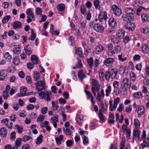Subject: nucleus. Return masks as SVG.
<instances>
[{"mask_svg":"<svg viewBox=\"0 0 149 149\" xmlns=\"http://www.w3.org/2000/svg\"><path fill=\"white\" fill-rule=\"evenodd\" d=\"M92 91L95 97L96 96V92L99 91L100 85L99 81L97 80L93 79L91 80Z\"/></svg>","mask_w":149,"mask_h":149,"instance_id":"f257e3e1","label":"nucleus"},{"mask_svg":"<svg viewBox=\"0 0 149 149\" xmlns=\"http://www.w3.org/2000/svg\"><path fill=\"white\" fill-rule=\"evenodd\" d=\"M131 84V82L127 78L123 79L121 85V91H127V88L130 87Z\"/></svg>","mask_w":149,"mask_h":149,"instance_id":"f03ea898","label":"nucleus"},{"mask_svg":"<svg viewBox=\"0 0 149 149\" xmlns=\"http://www.w3.org/2000/svg\"><path fill=\"white\" fill-rule=\"evenodd\" d=\"M120 101V98L119 97H117L113 100V101L112 100L109 101V110L111 111L113 110L115 111L117 108L118 104L119 103Z\"/></svg>","mask_w":149,"mask_h":149,"instance_id":"7ed1b4c3","label":"nucleus"},{"mask_svg":"<svg viewBox=\"0 0 149 149\" xmlns=\"http://www.w3.org/2000/svg\"><path fill=\"white\" fill-rule=\"evenodd\" d=\"M39 95L42 99H44L46 101H49L51 100L52 93L50 91L41 92L39 93Z\"/></svg>","mask_w":149,"mask_h":149,"instance_id":"20e7f679","label":"nucleus"},{"mask_svg":"<svg viewBox=\"0 0 149 149\" xmlns=\"http://www.w3.org/2000/svg\"><path fill=\"white\" fill-rule=\"evenodd\" d=\"M26 13L27 15L26 22L28 23H29L32 21V19H31V17L33 21H35L36 18L34 15V13L30 8L26 9Z\"/></svg>","mask_w":149,"mask_h":149,"instance_id":"39448f33","label":"nucleus"},{"mask_svg":"<svg viewBox=\"0 0 149 149\" xmlns=\"http://www.w3.org/2000/svg\"><path fill=\"white\" fill-rule=\"evenodd\" d=\"M26 91L27 88L26 87H21L20 88V93L17 94V96L19 97H20L36 94L35 92H30L29 93V94H28L26 93Z\"/></svg>","mask_w":149,"mask_h":149,"instance_id":"423d86ee","label":"nucleus"},{"mask_svg":"<svg viewBox=\"0 0 149 149\" xmlns=\"http://www.w3.org/2000/svg\"><path fill=\"white\" fill-rule=\"evenodd\" d=\"M35 85L36 89L38 91H40L46 88L45 82L43 80L37 82Z\"/></svg>","mask_w":149,"mask_h":149,"instance_id":"0eeeda50","label":"nucleus"},{"mask_svg":"<svg viewBox=\"0 0 149 149\" xmlns=\"http://www.w3.org/2000/svg\"><path fill=\"white\" fill-rule=\"evenodd\" d=\"M94 30L98 33H102L104 30L103 26L98 23L95 24L93 26Z\"/></svg>","mask_w":149,"mask_h":149,"instance_id":"6e6552de","label":"nucleus"},{"mask_svg":"<svg viewBox=\"0 0 149 149\" xmlns=\"http://www.w3.org/2000/svg\"><path fill=\"white\" fill-rule=\"evenodd\" d=\"M136 111L138 113V116L141 117L144 113L145 108L143 106L138 105L136 108Z\"/></svg>","mask_w":149,"mask_h":149,"instance_id":"1a4fd4ad","label":"nucleus"},{"mask_svg":"<svg viewBox=\"0 0 149 149\" xmlns=\"http://www.w3.org/2000/svg\"><path fill=\"white\" fill-rule=\"evenodd\" d=\"M104 49V47L101 44H98L96 46L93 53L94 54H100L102 52Z\"/></svg>","mask_w":149,"mask_h":149,"instance_id":"9d476101","label":"nucleus"},{"mask_svg":"<svg viewBox=\"0 0 149 149\" xmlns=\"http://www.w3.org/2000/svg\"><path fill=\"white\" fill-rule=\"evenodd\" d=\"M112 8L114 13L117 16H119L122 14L121 9L116 5H113Z\"/></svg>","mask_w":149,"mask_h":149,"instance_id":"9b49d317","label":"nucleus"},{"mask_svg":"<svg viewBox=\"0 0 149 149\" xmlns=\"http://www.w3.org/2000/svg\"><path fill=\"white\" fill-rule=\"evenodd\" d=\"M125 28L129 30L133 31L134 30L135 25V24L131 22H128L126 23L125 24Z\"/></svg>","mask_w":149,"mask_h":149,"instance_id":"f8f14e48","label":"nucleus"},{"mask_svg":"<svg viewBox=\"0 0 149 149\" xmlns=\"http://www.w3.org/2000/svg\"><path fill=\"white\" fill-rule=\"evenodd\" d=\"M141 131L139 128H136L135 129L133 130V139H134V138H137L139 140H141L140 134Z\"/></svg>","mask_w":149,"mask_h":149,"instance_id":"ddd939ff","label":"nucleus"},{"mask_svg":"<svg viewBox=\"0 0 149 149\" xmlns=\"http://www.w3.org/2000/svg\"><path fill=\"white\" fill-rule=\"evenodd\" d=\"M114 61V59L112 58H106L104 61V64L107 66H109L112 65Z\"/></svg>","mask_w":149,"mask_h":149,"instance_id":"4468645a","label":"nucleus"},{"mask_svg":"<svg viewBox=\"0 0 149 149\" xmlns=\"http://www.w3.org/2000/svg\"><path fill=\"white\" fill-rule=\"evenodd\" d=\"M58 116L57 115L52 117L50 120V122L53 124V126L55 128L57 127V123L58 122Z\"/></svg>","mask_w":149,"mask_h":149,"instance_id":"2eb2a0df","label":"nucleus"},{"mask_svg":"<svg viewBox=\"0 0 149 149\" xmlns=\"http://www.w3.org/2000/svg\"><path fill=\"white\" fill-rule=\"evenodd\" d=\"M125 11L126 14L129 15H133L136 13L135 10L131 7H127L125 8Z\"/></svg>","mask_w":149,"mask_h":149,"instance_id":"dca6fc26","label":"nucleus"},{"mask_svg":"<svg viewBox=\"0 0 149 149\" xmlns=\"http://www.w3.org/2000/svg\"><path fill=\"white\" fill-rule=\"evenodd\" d=\"M109 26L112 28H114L117 25V22L116 21L113 17H111L109 20Z\"/></svg>","mask_w":149,"mask_h":149,"instance_id":"f3484780","label":"nucleus"},{"mask_svg":"<svg viewBox=\"0 0 149 149\" xmlns=\"http://www.w3.org/2000/svg\"><path fill=\"white\" fill-rule=\"evenodd\" d=\"M7 70H1L0 71V80H3L5 79L7 74Z\"/></svg>","mask_w":149,"mask_h":149,"instance_id":"a211bd4d","label":"nucleus"},{"mask_svg":"<svg viewBox=\"0 0 149 149\" xmlns=\"http://www.w3.org/2000/svg\"><path fill=\"white\" fill-rule=\"evenodd\" d=\"M125 33V31L123 29L119 30L116 33L117 36L119 39L123 38Z\"/></svg>","mask_w":149,"mask_h":149,"instance_id":"6ab92c4d","label":"nucleus"},{"mask_svg":"<svg viewBox=\"0 0 149 149\" xmlns=\"http://www.w3.org/2000/svg\"><path fill=\"white\" fill-rule=\"evenodd\" d=\"M104 91L103 89H101V91L98 92L97 97H96L97 100L98 101L100 100L102 97L104 96Z\"/></svg>","mask_w":149,"mask_h":149,"instance_id":"aec40b11","label":"nucleus"},{"mask_svg":"<svg viewBox=\"0 0 149 149\" xmlns=\"http://www.w3.org/2000/svg\"><path fill=\"white\" fill-rule=\"evenodd\" d=\"M141 49L143 53H147L148 52L149 49L148 45L146 44L142 45L141 47Z\"/></svg>","mask_w":149,"mask_h":149,"instance_id":"412c9836","label":"nucleus"},{"mask_svg":"<svg viewBox=\"0 0 149 149\" xmlns=\"http://www.w3.org/2000/svg\"><path fill=\"white\" fill-rule=\"evenodd\" d=\"M22 24L19 21H15L13 24V28L14 29H19L21 27Z\"/></svg>","mask_w":149,"mask_h":149,"instance_id":"4be33fe9","label":"nucleus"},{"mask_svg":"<svg viewBox=\"0 0 149 149\" xmlns=\"http://www.w3.org/2000/svg\"><path fill=\"white\" fill-rule=\"evenodd\" d=\"M99 19L100 21L103 22L104 21H106L107 18V13L106 11L104 12L102 15H100L99 17Z\"/></svg>","mask_w":149,"mask_h":149,"instance_id":"5701e85b","label":"nucleus"},{"mask_svg":"<svg viewBox=\"0 0 149 149\" xmlns=\"http://www.w3.org/2000/svg\"><path fill=\"white\" fill-rule=\"evenodd\" d=\"M7 134V131L6 128L3 127L0 130V134L1 136L4 137H6Z\"/></svg>","mask_w":149,"mask_h":149,"instance_id":"b1692460","label":"nucleus"},{"mask_svg":"<svg viewBox=\"0 0 149 149\" xmlns=\"http://www.w3.org/2000/svg\"><path fill=\"white\" fill-rule=\"evenodd\" d=\"M63 136L62 135H60L58 137L55 138V140L56 144L58 145H60L61 143V141L63 139Z\"/></svg>","mask_w":149,"mask_h":149,"instance_id":"393cba45","label":"nucleus"},{"mask_svg":"<svg viewBox=\"0 0 149 149\" xmlns=\"http://www.w3.org/2000/svg\"><path fill=\"white\" fill-rule=\"evenodd\" d=\"M78 76L81 81H82L86 77V75L83 72L82 70L79 71L78 73Z\"/></svg>","mask_w":149,"mask_h":149,"instance_id":"a878e982","label":"nucleus"},{"mask_svg":"<svg viewBox=\"0 0 149 149\" xmlns=\"http://www.w3.org/2000/svg\"><path fill=\"white\" fill-rule=\"evenodd\" d=\"M84 118L83 115L77 116L76 118L77 122L79 124H81L82 123Z\"/></svg>","mask_w":149,"mask_h":149,"instance_id":"bb28decb","label":"nucleus"},{"mask_svg":"<svg viewBox=\"0 0 149 149\" xmlns=\"http://www.w3.org/2000/svg\"><path fill=\"white\" fill-rule=\"evenodd\" d=\"M105 74L104 71V70L102 69L99 70L98 74L100 79L101 80H104Z\"/></svg>","mask_w":149,"mask_h":149,"instance_id":"cd10ccee","label":"nucleus"},{"mask_svg":"<svg viewBox=\"0 0 149 149\" xmlns=\"http://www.w3.org/2000/svg\"><path fill=\"white\" fill-rule=\"evenodd\" d=\"M111 90L112 88L111 86L110 85H107L105 90L106 96L107 97L109 96V94L111 92Z\"/></svg>","mask_w":149,"mask_h":149,"instance_id":"c85d7f7f","label":"nucleus"},{"mask_svg":"<svg viewBox=\"0 0 149 149\" xmlns=\"http://www.w3.org/2000/svg\"><path fill=\"white\" fill-rule=\"evenodd\" d=\"M125 139H122L120 145L119 149H128L127 147H125Z\"/></svg>","mask_w":149,"mask_h":149,"instance_id":"c756f323","label":"nucleus"},{"mask_svg":"<svg viewBox=\"0 0 149 149\" xmlns=\"http://www.w3.org/2000/svg\"><path fill=\"white\" fill-rule=\"evenodd\" d=\"M31 59L34 64H36L38 63V60L37 56L35 55H32L31 57Z\"/></svg>","mask_w":149,"mask_h":149,"instance_id":"7c9ffc66","label":"nucleus"},{"mask_svg":"<svg viewBox=\"0 0 149 149\" xmlns=\"http://www.w3.org/2000/svg\"><path fill=\"white\" fill-rule=\"evenodd\" d=\"M4 56L7 61H10L12 59V56L8 52H5L4 54Z\"/></svg>","mask_w":149,"mask_h":149,"instance_id":"2f4dec72","label":"nucleus"},{"mask_svg":"<svg viewBox=\"0 0 149 149\" xmlns=\"http://www.w3.org/2000/svg\"><path fill=\"white\" fill-rule=\"evenodd\" d=\"M133 96L135 98L141 99L143 97V95L141 92H139L134 93Z\"/></svg>","mask_w":149,"mask_h":149,"instance_id":"473e14b6","label":"nucleus"},{"mask_svg":"<svg viewBox=\"0 0 149 149\" xmlns=\"http://www.w3.org/2000/svg\"><path fill=\"white\" fill-rule=\"evenodd\" d=\"M142 21L143 23H145L148 20V16L146 13H143L141 15Z\"/></svg>","mask_w":149,"mask_h":149,"instance_id":"72a5a7b5","label":"nucleus"},{"mask_svg":"<svg viewBox=\"0 0 149 149\" xmlns=\"http://www.w3.org/2000/svg\"><path fill=\"white\" fill-rule=\"evenodd\" d=\"M141 146L142 147V149H143L145 147L149 146V141H146V139L143 140V143L141 144Z\"/></svg>","mask_w":149,"mask_h":149,"instance_id":"f704fd0d","label":"nucleus"},{"mask_svg":"<svg viewBox=\"0 0 149 149\" xmlns=\"http://www.w3.org/2000/svg\"><path fill=\"white\" fill-rule=\"evenodd\" d=\"M14 128L17 129L18 133H21L22 132L23 130V127L21 125H16L14 127Z\"/></svg>","mask_w":149,"mask_h":149,"instance_id":"c9c22d12","label":"nucleus"},{"mask_svg":"<svg viewBox=\"0 0 149 149\" xmlns=\"http://www.w3.org/2000/svg\"><path fill=\"white\" fill-rule=\"evenodd\" d=\"M94 5L96 9H99L101 8L99 0H95L93 2Z\"/></svg>","mask_w":149,"mask_h":149,"instance_id":"e433bc0d","label":"nucleus"},{"mask_svg":"<svg viewBox=\"0 0 149 149\" xmlns=\"http://www.w3.org/2000/svg\"><path fill=\"white\" fill-rule=\"evenodd\" d=\"M65 6L64 4L61 3L59 4L57 6V9L58 10L60 11H63L65 9Z\"/></svg>","mask_w":149,"mask_h":149,"instance_id":"4c0bfd02","label":"nucleus"},{"mask_svg":"<svg viewBox=\"0 0 149 149\" xmlns=\"http://www.w3.org/2000/svg\"><path fill=\"white\" fill-rule=\"evenodd\" d=\"M111 39L112 42L116 44L118 43L120 41L118 38L114 36L111 37Z\"/></svg>","mask_w":149,"mask_h":149,"instance_id":"58836bf2","label":"nucleus"},{"mask_svg":"<svg viewBox=\"0 0 149 149\" xmlns=\"http://www.w3.org/2000/svg\"><path fill=\"white\" fill-rule=\"evenodd\" d=\"M134 124L136 128H139L141 124L140 121L137 118L134 119Z\"/></svg>","mask_w":149,"mask_h":149,"instance_id":"ea45409f","label":"nucleus"},{"mask_svg":"<svg viewBox=\"0 0 149 149\" xmlns=\"http://www.w3.org/2000/svg\"><path fill=\"white\" fill-rule=\"evenodd\" d=\"M40 77V73L36 71L34 72L33 78L35 80L37 81L39 79Z\"/></svg>","mask_w":149,"mask_h":149,"instance_id":"a19ab883","label":"nucleus"},{"mask_svg":"<svg viewBox=\"0 0 149 149\" xmlns=\"http://www.w3.org/2000/svg\"><path fill=\"white\" fill-rule=\"evenodd\" d=\"M127 68L125 67L124 68L123 66H121L119 68V72L120 74H123L125 73L126 70H127Z\"/></svg>","mask_w":149,"mask_h":149,"instance_id":"79ce46f5","label":"nucleus"},{"mask_svg":"<svg viewBox=\"0 0 149 149\" xmlns=\"http://www.w3.org/2000/svg\"><path fill=\"white\" fill-rule=\"evenodd\" d=\"M86 8L85 6L83 5L81 6V10L82 14L85 15L86 14Z\"/></svg>","mask_w":149,"mask_h":149,"instance_id":"37998d69","label":"nucleus"},{"mask_svg":"<svg viewBox=\"0 0 149 149\" xmlns=\"http://www.w3.org/2000/svg\"><path fill=\"white\" fill-rule=\"evenodd\" d=\"M42 134L40 135L37 138L36 141V143L37 144L39 145L41 143L42 141Z\"/></svg>","mask_w":149,"mask_h":149,"instance_id":"c03bdc74","label":"nucleus"},{"mask_svg":"<svg viewBox=\"0 0 149 149\" xmlns=\"http://www.w3.org/2000/svg\"><path fill=\"white\" fill-rule=\"evenodd\" d=\"M87 61L88 63L90 68H92L93 65V58L92 57H91L89 58H88L87 59Z\"/></svg>","mask_w":149,"mask_h":149,"instance_id":"a18cd8bd","label":"nucleus"},{"mask_svg":"<svg viewBox=\"0 0 149 149\" xmlns=\"http://www.w3.org/2000/svg\"><path fill=\"white\" fill-rule=\"evenodd\" d=\"M118 56L119 60L122 62L125 61L127 59L126 57H125L122 54L118 55Z\"/></svg>","mask_w":149,"mask_h":149,"instance_id":"49530a36","label":"nucleus"},{"mask_svg":"<svg viewBox=\"0 0 149 149\" xmlns=\"http://www.w3.org/2000/svg\"><path fill=\"white\" fill-rule=\"evenodd\" d=\"M20 51V47L19 46H17L14 47L13 49V52L16 54H18Z\"/></svg>","mask_w":149,"mask_h":149,"instance_id":"de8ad7c7","label":"nucleus"},{"mask_svg":"<svg viewBox=\"0 0 149 149\" xmlns=\"http://www.w3.org/2000/svg\"><path fill=\"white\" fill-rule=\"evenodd\" d=\"M85 15H86L85 17L86 20L89 21L91 19L92 15L90 11L89 10Z\"/></svg>","mask_w":149,"mask_h":149,"instance_id":"09e8293b","label":"nucleus"},{"mask_svg":"<svg viewBox=\"0 0 149 149\" xmlns=\"http://www.w3.org/2000/svg\"><path fill=\"white\" fill-rule=\"evenodd\" d=\"M63 131L64 133L67 135H70L72 134L71 132L70 129L64 128L63 129Z\"/></svg>","mask_w":149,"mask_h":149,"instance_id":"8fccbe9b","label":"nucleus"},{"mask_svg":"<svg viewBox=\"0 0 149 149\" xmlns=\"http://www.w3.org/2000/svg\"><path fill=\"white\" fill-rule=\"evenodd\" d=\"M111 75V72L109 71L106 72L104 76L107 80H109Z\"/></svg>","mask_w":149,"mask_h":149,"instance_id":"3c124183","label":"nucleus"},{"mask_svg":"<svg viewBox=\"0 0 149 149\" xmlns=\"http://www.w3.org/2000/svg\"><path fill=\"white\" fill-rule=\"evenodd\" d=\"M10 15H8L4 17L2 19V22L4 24L7 23L10 19Z\"/></svg>","mask_w":149,"mask_h":149,"instance_id":"603ef678","label":"nucleus"},{"mask_svg":"<svg viewBox=\"0 0 149 149\" xmlns=\"http://www.w3.org/2000/svg\"><path fill=\"white\" fill-rule=\"evenodd\" d=\"M115 54L114 50L113 48L109 49L107 52V54L108 56H111Z\"/></svg>","mask_w":149,"mask_h":149,"instance_id":"864d4df0","label":"nucleus"},{"mask_svg":"<svg viewBox=\"0 0 149 149\" xmlns=\"http://www.w3.org/2000/svg\"><path fill=\"white\" fill-rule=\"evenodd\" d=\"M36 13L38 15H41L42 13V10L41 8L39 7H37L35 9Z\"/></svg>","mask_w":149,"mask_h":149,"instance_id":"5fc2aeb1","label":"nucleus"},{"mask_svg":"<svg viewBox=\"0 0 149 149\" xmlns=\"http://www.w3.org/2000/svg\"><path fill=\"white\" fill-rule=\"evenodd\" d=\"M114 50L115 51V53L116 52L118 53L120 51L121 47L120 46L116 45L114 47Z\"/></svg>","mask_w":149,"mask_h":149,"instance_id":"6e6d98bb","label":"nucleus"},{"mask_svg":"<svg viewBox=\"0 0 149 149\" xmlns=\"http://www.w3.org/2000/svg\"><path fill=\"white\" fill-rule=\"evenodd\" d=\"M13 63L15 65H17L19 63V60L17 56H15L13 61Z\"/></svg>","mask_w":149,"mask_h":149,"instance_id":"4d7b16f0","label":"nucleus"},{"mask_svg":"<svg viewBox=\"0 0 149 149\" xmlns=\"http://www.w3.org/2000/svg\"><path fill=\"white\" fill-rule=\"evenodd\" d=\"M52 106L53 109L54 110H56L58 107L57 102L55 103L54 101L52 102Z\"/></svg>","mask_w":149,"mask_h":149,"instance_id":"13d9d810","label":"nucleus"},{"mask_svg":"<svg viewBox=\"0 0 149 149\" xmlns=\"http://www.w3.org/2000/svg\"><path fill=\"white\" fill-rule=\"evenodd\" d=\"M98 117L102 121H103L104 120V116L102 113V111L101 110H99L98 114Z\"/></svg>","mask_w":149,"mask_h":149,"instance_id":"bf43d9fd","label":"nucleus"},{"mask_svg":"<svg viewBox=\"0 0 149 149\" xmlns=\"http://www.w3.org/2000/svg\"><path fill=\"white\" fill-rule=\"evenodd\" d=\"M22 141V139L21 138L17 139L15 141V146L17 147L19 146L21 144Z\"/></svg>","mask_w":149,"mask_h":149,"instance_id":"052dcab7","label":"nucleus"},{"mask_svg":"<svg viewBox=\"0 0 149 149\" xmlns=\"http://www.w3.org/2000/svg\"><path fill=\"white\" fill-rule=\"evenodd\" d=\"M24 50L26 53L28 55H30L31 54V51L28 48L27 46H26L24 47Z\"/></svg>","mask_w":149,"mask_h":149,"instance_id":"680f3d73","label":"nucleus"},{"mask_svg":"<svg viewBox=\"0 0 149 149\" xmlns=\"http://www.w3.org/2000/svg\"><path fill=\"white\" fill-rule=\"evenodd\" d=\"M44 118L45 116L41 115L38 117L37 119V122H42L44 120Z\"/></svg>","mask_w":149,"mask_h":149,"instance_id":"e2e57ef3","label":"nucleus"},{"mask_svg":"<svg viewBox=\"0 0 149 149\" xmlns=\"http://www.w3.org/2000/svg\"><path fill=\"white\" fill-rule=\"evenodd\" d=\"M123 20L124 21L128 22L129 21L128 15L127 14H124L122 17Z\"/></svg>","mask_w":149,"mask_h":149,"instance_id":"0e129e2a","label":"nucleus"},{"mask_svg":"<svg viewBox=\"0 0 149 149\" xmlns=\"http://www.w3.org/2000/svg\"><path fill=\"white\" fill-rule=\"evenodd\" d=\"M68 40L71 43V45H74L75 41L74 38L72 36H70Z\"/></svg>","mask_w":149,"mask_h":149,"instance_id":"69168bd1","label":"nucleus"},{"mask_svg":"<svg viewBox=\"0 0 149 149\" xmlns=\"http://www.w3.org/2000/svg\"><path fill=\"white\" fill-rule=\"evenodd\" d=\"M3 95L4 99H7L9 96V92L4 91L3 92Z\"/></svg>","mask_w":149,"mask_h":149,"instance_id":"338daca9","label":"nucleus"},{"mask_svg":"<svg viewBox=\"0 0 149 149\" xmlns=\"http://www.w3.org/2000/svg\"><path fill=\"white\" fill-rule=\"evenodd\" d=\"M73 141L71 140H68L66 142V145L68 147H70L73 144Z\"/></svg>","mask_w":149,"mask_h":149,"instance_id":"774afa93","label":"nucleus"}]
</instances>
